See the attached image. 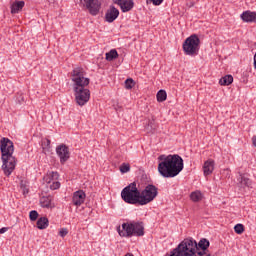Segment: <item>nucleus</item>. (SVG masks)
<instances>
[{
  "label": "nucleus",
  "mask_w": 256,
  "mask_h": 256,
  "mask_svg": "<svg viewBox=\"0 0 256 256\" xmlns=\"http://www.w3.org/2000/svg\"><path fill=\"white\" fill-rule=\"evenodd\" d=\"M51 183L52 184L50 185V189H52V191H55L56 189H59V187H61V183H59V181L57 180H54Z\"/></svg>",
  "instance_id": "nucleus-32"
},
{
  "label": "nucleus",
  "mask_w": 256,
  "mask_h": 256,
  "mask_svg": "<svg viewBox=\"0 0 256 256\" xmlns=\"http://www.w3.org/2000/svg\"><path fill=\"white\" fill-rule=\"evenodd\" d=\"M209 245V240L202 238L197 244V250L202 249V251H205L206 249H209Z\"/></svg>",
  "instance_id": "nucleus-21"
},
{
  "label": "nucleus",
  "mask_w": 256,
  "mask_h": 256,
  "mask_svg": "<svg viewBox=\"0 0 256 256\" xmlns=\"http://www.w3.org/2000/svg\"><path fill=\"white\" fill-rule=\"evenodd\" d=\"M214 170H215V161L207 160L203 166L204 175L207 177V175H211V173H213Z\"/></svg>",
  "instance_id": "nucleus-16"
},
{
  "label": "nucleus",
  "mask_w": 256,
  "mask_h": 256,
  "mask_svg": "<svg viewBox=\"0 0 256 256\" xmlns=\"http://www.w3.org/2000/svg\"><path fill=\"white\" fill-rule=\"evenodd\" d=\"M40 205L44 209H53L55 207V203H53V198L51 196H43L40 198Z\"/></svg>",
  "instance_id": "nucleus-14"
},
{
  "label": "nucleus",
  "mask_w": 256,
  "mask_h": 256,
  "mask_svg": "<svg viewBox=\"0 0 256 256\" xmlns=\"http://www.w3.org/2000/svg\"><path fill=\"white\" fill-rule=\"evenodd\" d=\"M22 101H25V99L23 98V97H21V99L20 100H18V103H20L21 104V102Z\"/></svg>",
  "instance_id": "nucleus-38"
},
{
  "label": "nucleus",
  "mask_w": 256,
  "mask_h": 256,
  "mask_svg": "<svg viewBox=\"0 0 256 256\" xmlns=\"http://www.w3.org/2000/svg\"><path fill=\"white\" fill-rule=\"evenodd\" d=\"M200 44L201 40L199 39V36H197V34H193L188 37L183 43V51L185 55H190V57L198 55Z\"/></svg>",
  "instance_id": "nucleus-5"
},
{
  "label": "nucleus",
  "mask_w": 256,
  "mask_h": 256,
  "mask_svg": "<svg viewBox=\"0 0 256 256\" xmlns=\"http://www.w3.org/2000/svg\"><path fill=\"white\" fill-rule=\"evenodd\" d=\"M158 161V172L166 179L177 177L183 171V158L179 154L160 155Z\"/></svg>",
  "instance_id": "nucleus-1"
},
{
  "label": "nucleus",
  "mask_w": 256,
  "mask_h": 256,
  "mask_svg": "<svg viewBox=\"0 0 256 256\" xmlns=\"http://www.w3.org/2000/svg\"><path fill=\"white\" fill-rule=\"evenodd\" d=\"M131 171V166L127 163H123L120 166V172L121 173H129Z\"/></svg>",
  "instance_id": "nucleus-29"
},
{
  "label": "nucleus",
  "mask_w": 256,
  "mask_h": 256,
  "mask_svg": "<svg viewBox=\"0 0 256 256\" xmlns=\"http://www.w3.org/2000/svg\"><path fill=\"white\" fill-rule=\"evenodd\" d=\"M231 83H233L232 75H226L219 80L220 85L227 86V85H231Z\"/></svg>",
  "instance_id": "nucleus-22"
},
{
  "label": "nucleus",
  "mask_w": 256,
  "mask_h": 256,
  "mask_svg": "<svg viewBox=\"0 0 256 256\" xmlns=\"http://www.w3.org/2000/svg\"><path fill=\"white\" fill-rule=\"evenodd\" d=\"M155 129H157L155 120H149L148 125L146 126L147 133H155Z\"/></svg>",
  "instance_id": "nucleus-27"
},
{
  "label": "nucleus",
  "mask_w": 256,
  "mask_h": 256,
  "mask_svg": "<svg viewBox=\"0 0 256 256\" xmlns=\"http://www.w3.org/2000/svg\"><path fill=\"white\" fill-rule=\"evenodd\" d=\"M38 217H39V212H37V210L30 211L29 213L30 221H35L36 219H38Z\"/></svg>",
  "instance_id": "nucleus-31"
},
{
  "label": "nucleus",
  "mask_w": 256,
  "mask_h": 256,
  "mask_svg": "<svg viewBox=\"0 0 256 256\" xmlns=\"http://www.w3.org/2000/svg\"><path fill=\"white\" fill-rule=\"evenodd\" d=\"M125 256H135V255H133L132 253H127L125 254Z\"/></svg>",
  "instance_id": "nucleus-40"
},
{
  "label": "nucleus",
  "mask_w": 256,
  "mask_h": 256,
  "mask_svg": "<svg viewBox=\"0 0 256 256\" xmlns=\"http://www.w3.org/2000/svg\"><path fill=\"white\" fill-rule=\"evenodd\" d=\"M24 7H25V1H15L11 5L12 15H15L16 13H19V11H22Z\"/></svg>",
  "instance_id": "nucleus-17"
},
{
  "label": "nucleus",
  "mask_w": 256,
  "mask_h": 256,
  "mask_svg": "<svg viewBox=\"0 0 256 256\" xmlns=\"http://www.w3.org/2000/svg\"><path fill=\"white\" fill-rule=\"evenodd\" d=\"M117 232L120 237H143L145 235V227L143 222L123 223L117 227Z\"/></svg>",
  "instance_id": "nucleus-3"
},
{
  "label": "nucleus",
  "mask_w": 256,
  "mask_h": 256,
  "mask_svg": "<svg viewBox=\"0 0 256 256\" xmlns=\"http://www.w3.org/2000/svg\"><path fill=\"white\" fill-rule=\"evenodd\" d=\"M135 87V81L132 78H128L125 80V88L126 89H133Z\"/></svg>",
  "instance_id": "nucleus-28"
},
{
  "label": "nucleus",
  "mask_w": 256,
  "mask_h": 256,
  "mask_svg": "<svg viewBox=\"0 0 256 256\" xmlns=\"http://www.w3.org/2000/svg\"><path fill=\"white\" fill-rule=\"evenodd\" d=\"M156 97L159 103H163V101H167V92L165 90H159Z\"/></svg>",
  "instance_id": "nucleus-25"
},
{
  "label": "nucleus",
  "mask_w": 256,
  "mask_h": 256,
  "mask_svg": "<svg viewBox=\"0 0 256 256\" xmlns=\"http://www.w3.org/2000/svg\"><path fill=\"white\" fill-rule=\"evenodd\" d=\"M68 234H69V230H67V228H61L59 231L60 237H67Z\"/></svg>",
  "instance_id": "nucleus-34"
},
{
  "label": "nucleus",
  "mask_w": 256,
  "mask_h": 256,
  "mask_svg": "<svg viewBox=\"0 0 256 256\" xmlns=\"http://www.w3.org/2000/svg\"><path fill=\"white\" fill-rule=\"evenodd\" d=\"M115 3L119 5L122 13H129L135 7L133 0H116Z\"/></svg>",
  "instance_id": "nucleus-12"
},
{
  "label": "nucleus",
  "mask_w": 256,
  "mask_h": 256,
  "mask_svg": "<svg viewBox=\"0 0 256 256\" xmlns=\"http://www.w3.org/2000/svg\"><path fill=\"white\" fill-rule=\"evenodd\" d=\"M0 151L2 153V171L6 177H9L17 167V158L13 156L15 151L13 141L9 138H2L0 140Z\"/></svg>",
  "instance_id": "nucleus-2"
},
{
  "label": "nucleus",
  "mask_w": 256,
  "mask_h": 256,
  "mask_svg": "<svg viewBox=\"0 0 256 256\" xmlns=\"http://www.w3.org/2000/svg\"><path fill=\"white\" fill-rule=\"evenodd\" d=\"M121 197L125 203L139 205V202L141 201V191L137 188V183L132 182L126 186L121 192Z\"/></svg>",
  "instance_id": "nucleus-4"
},
{
  "label": "nucleus",
  "mask_w": 256,
  "mask_h": 256,
  "mask_svg": "<svg viewBox=\"0 0 256 256\" xmlns=\"http://www.w3.org/2000/svg\"><path fill=\"white\" fill-rule=\"evenodd\" d=\"M56 154L60 159L61 165H65L67 161H69V157H71V152H69V147L65 144H60L56 147Z\"/></svg>",
  "instance_id": "nucleus-10"
},
{
  "label": "nucleus",
  "mask_w": 256,
  "mask_h": 256,
  "mask_svg": "<svg viewBox=\"0 0 256 256\" xmlns=\"http://www.w3.org/2000/svg\"><path fill=\"white\" fill-rule=\"evenodd\" d=\"M190 199L191 201H193L194 203H199V201H201V199H203V194L201 193V191L197 190L194 191L190 194Z\"/></svg>",
  "instance_id": "nucleus-20"
},
{
  "label": "nucleus",
  "mask_w": 256,
  "mask_h": 256,
  "mask_svg": "<svg viewBox=\"0 0 256 256\" xmlns=\"http://www.w3.org/2000/svg\"><path fill=\"white\" fill-rule=\"evenodd\" d=\"M241 19L245 23H256V12L245 11L242 13Z\"/></svg>",
  "instance_id": "nucleus-15"
},
{
  "label": "nucleus",
  "mask_w": 256,
  "mask_h": 256,
  "mask_svg": "<svg viewBox=\"0 0 256 256\" xmlns=\"http://www.w3.org/2000/svg\"><path fill=\"white\" fill-rule=\"evenodd\" d=\"M8 229H9V228H7V227L1 228V229H0V235H3V233H7Z\"/></svg>",
  "instance_id": "nucleus-36"
},
{
  "label": "nucleus",
  "mask_w": 256,
  "mask_h": 256,
  "mask_svg": "<svg viewBox=\"0 0 256 256\" xmlns=\"http://www.w3.org/2000/svg\"><path fill=\"white\" fill-rule=\"evenodd\" d=\"M147 5L153 3V5L158 6L161 5V3H163V0H146Z\"/></svg>",
  "instance_id": "nucleus-33"
},
{
  "label": "nucleus",
  "mask_w": 256,
  "mask_h": 256,
  "mask_svg": "<svg viewBox=\"0 0 256 256\" xmlns=\"http://www.w3.org/2000/svg\"><path fill=\"white\" fill-rule=\"evenodd\" d=\"M36 225L38 229H47V227H49V219L47 217H41L37 220Z\"/></svg>",
  "instance_id": "nucleus-19"
},
{
  "label": "nucleus",
  "mask_w": 256,
  "mask_h": 256,
  "mask_svg": "<svg viewBox=\"0 0 256 256\" xmlns=\"http://www.w3.org/2000/svg\"><path fill=\"white\" fill-rule=\"evenodd\" d=\"M57 179H59L58 172H48L43 178L44 182L48 185L53 183V181H57Z\"/></svg>",
  "instance_id": "nucleus-18"
},
{
  "label": "nucleus",
  "mask_w": 256,
  "mask_h": 256,
  "mask_svg": "<svg viewBox=\"0 0 256 256\" xmlns=\"http://www.w3.org/2000/svg\"><path fill=\"white\" fill-rule=\"evenodd\" d=\"M118 57H119V53H117V50H115V49H112L106 53L107 61H113L114 59H117Z\"/></svg>",
  "instance_id": "nucleus-24"
},
{
  "label": "nucleus",
  "mask_w": 256,
  "mask_h": 256,
  "mask_svg": "<svg viewBox=\"0 0 256 256\" xmlns=\"http://www.w3.org/2000/svg\"><path fill=\"white\" fill-rule=\"evenodd\" d=\"M23 193H29V190H27L26 188H23Z\"/></svg>",
  "instance_id": "nucleus-39"
},
{
  "label": "nucleus",
  "mask_w": 256,
  "mask_h": 256,
  "mask_svg": "<svg viewBox=\"0 0 256 256\" xmlns=\"http://www.w3.org/2000/svg\"><path fill=\"white\" fill-rule=\"evenodd\" d=\"M83 5L93 16L99 15V11H101V1L99 0H83Z\"/></svg>",
  "instance_id": "nucleus-9"
},
{
  "label": "nucleus",
  "mask_w": 256,
  "mask_h": 256,
  "mask_svg": "<svg viewBox=\"0 0 256 256\" xmlns=\"http://www.w3.org/2000/svg\"><path fill=\"white\" fill-rule=\"evenodd\" d=\"M117 17H119V9L115 8V6H111L105 14L107 23H113Z\"/></svg>",
  "instance_id": "nucleus-13"
},
{
  "label": "nucleus",
  "mask_w": 256,
  "mask_h": 256,
  "mask_svg": "<svg viewBox=\"0 0 256 256\" xmlns=\"http://www.w3.org/2000/svg\"><path fill=\"white\" fill-rule=\"evenodd\" d=\"M238 181L242 185V187H251V180L243 175H240Z\"/></svg>",
  "instance_id": "nucleus-26"
},
{
  "label": "nucleus",
  "mask_w": 256,
  "mask_h": 256,
  "mask_svg": "<svg viewBox=\"0 0 256 256\" xmlns=\"http://www.w3.org/2000/svg\"><path fill=\"white\" fill-rule=\"evenodd\" d=\"M194 256H211V254L207 253L206 251H198Z\"/></svg>",
  "instance_id": "nucleus-35"
},
{
  "label": "nucleus",
  "mask_w": 256,
  "mask_h": 256,
  "mask_svg": "<svg viewBox=\"0 0 256 256\" xmlns=\"http://www.w3.org/2000/svg\"><path fill=\"white\" fill-rule=\"evenodd\" d=\"M42 151L45 154L51 151V140L49 139L42 140Z\"/></svg>",
  "instance_id": "nucleus-23"
},
{
  "label": "nucleus",
  "mask_w": 256,
  "mask_h": 256,
  "mask_svg": "<svg viewBox=\"0 0 256 256\" xmlns=\"http://www.w3.org/2000/svg\"><path fill=\"white\" fill-rule=\"evenodd\" d=\"M87 195L84 193L83 190H78L74 192L73 197H72V203L76 207H81L85 203V198Z\"/></svg>",
  "instance_id": "nucleus-11"
},
{
  "label": "nucleus",
  "mask_w": 256,
  "mask_h": 256,
  "mask_svg": "<svg viewBox=\"0 0 256 256\" xmlns=\"http://www.w3.org/2000/svg\"><path fill=\"white\" fill-rule=\"evenodd\" d=\"M252 142H253L254 147H256V136H254V137L252 138Z\"/></svg>",
  "instance_id": "nucleus-37"
},
{
  "label": "nucleus",
  "mask_w": 256,
  "mask_h": 256,
  "mask_svg": "<svg viewBox=\"0 0 256 256\" xmlns=\"http://www.w3.org/2000/svg\"><path fill=\"white\" fill-rule=\"evenodd\" d=\"M159 195V190L153 184H148L141 192H140V201L139 205H148L151 201H154L155 198Z\"/></svg>",
  "instance_id": "nucleus-7"
},
{
  "label": "nucleus",
  "mask_w": 256,
  "mask_h": 256,
  "mask_svg": "<svg viewBox=\"0 0 256 256\" xmlns=\"http://www.w3.org/2000/svg\"><path fill=\"white\" fill-rule=\"evenodd\" d=\"M75 99L77 105L80 107H83L86 103L89 102V99H91V92L87 88H75Z\"/></svg>",
  "instance_id": "nucleus-8"
},
{
  "label": "nucleus",
  "mask_w": 256,
  "mask_h": 256,
  "mask_svg": "<svg viewBox=\"0 0 256 256\" xmlns=\"http://www.w3.org/2000/svg\"><path fill=\"white\" fill-rule=\"evenodd\" d=\"M234 231L235 233H237L238 235H241L243 233V231H245V226H243V224H236L234 226Z\"/></svg>",
  "instance_id": "nucleus-30"
},
{
  "label": "nucleus",
  "mask_w": 256,
  "mask_h": 256,
  "mask_svg": "<svg viewBox=\"0 0 256 256\" xmlns=\"http://www.w3.org/2000/svg\"><path fill=\"white\" fill-rule=\"evenodd\" d=\"M73 81V89H83L89 85V78L85 77V70L83 68H75L71 73Z\"/></svg>",
  "instance_id": "nucleus-6"
}]
</instances>
